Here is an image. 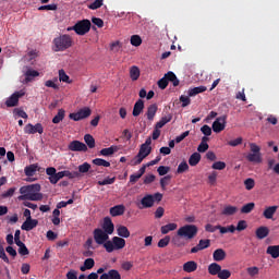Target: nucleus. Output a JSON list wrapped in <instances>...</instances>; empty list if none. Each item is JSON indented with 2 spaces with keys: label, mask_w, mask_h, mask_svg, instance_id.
Wrapping results in <instances>:
<instances>
[{
  "label": "nucleus",
  "mask_w": 279,
  "mask_h": 279,
  "mask_svg": "<svg viewBox=\"0 0 279 279\" xmlns=\"http://www.w3.org/2000/svg\"><path fill=\"white\" fill-rule=\"evenodd\" d=\"M227 120H228V116H221L214 121L211 128L214 132H216V134H219V132H223L226 130Z\"/></svg>",
  "instance_id": "9d476101"
},
{
  "label": "nucleus",
  "mask_w": 279,
  "mask_h": 279,
  "mask_svg": "<svg viewBox=\"0 0 279 279\" xmlns=\"http://www.w3.org/2000/svg\"><path fill=\"white\" fill-rule=\"evenodd\" d=\"M197 226L195 225H185L181 228H179L177 234L178 236H182L183 239H195V236H197Z\"/></svg>",
  "instance_id": "20e7f679"
},
{
  "label": "nucleus",
  "mask_w": 279,
  "mask_h": 279,
  "mask_svg": "<svg viewBox=\"0 0 279 279\" xmlns=\"http://www.w3.org/2000/svg\"><path fill=\"white\" fill-rule=\"evenodd\" d=\"M171 171V168L169 166H160L157 169V172L159 175H167V173H169Z\"/></svg>",
  "instance_id": "680f3d73"
},
{
  "label": "nucleus",
  "mask_w": 279,
  "mask_h": 279,
  "mask_svg": "<svg viewBox=\"0 0 279 279\" xmlns=\"http://www.w3.org/2000/svg\"><path fill=\"white\" fill-rule=\"evenodd\" d=\"M171 242V236L166 235L165 238L160 239L158 242V247H167V245H169V243Z\"/></svg>",
  "instance_id": "6e6d98bb"
},
{
  "label": "nucleus",
  "mask_w": 279,
  "mask_h": 279,
  "mask_svg": "<svg viewBox=\"0 0 279 279\" xmlns=\"http://www.w3.org/2000/svg\"><path fill=\"white\" fill-rule=\"evenodd\" d=\"M104 5V0H94L92 3L87 5L89 10H99Z\"/></svg>",
  "instance_id": "09e8293b"
},
{
  "label": "nucleus",
  "mask_w": 279,
  "mask_h": 279,
  "mask_svg": "<svg viewBox=\"0 0 279 279\" xmlns=\"http://www.w3.org/2000/svg\"><path fill=\"white\" fill-rule=\"evenodd\" d=\"M36 226H38V221L36 219L28 218L23 222V225L21 226V229L25 230V232H29L34 230Z\"/></svg>",
  "instance_id": "f3484780"
},
{
  "label": "nucleus",
  "mask_w": 279,
  "mask_h": 279,
  "mask_svg": "<svg viewBox=\"0 0 279 279\" xmlns=\"http://www.w3.org/2000/svg\"><path fill=\"white\" fill-rule=\"evenodd\" d=\"M145 110V101L138 99L133 107V117H140V114Z\"/></svg>",
  "instance_id": "412c9836"
},
{
  "label": "nucleus",
  "mask_w": 279,
  "mask_h": 279,
  "mask_svg": "<svg viewBox=\"0 0 279 279\" xmlns=\"http://www.w3.org/2000/svg\"><path fill=\"white\" fill-rule=\"evenodd\" d=\"M209 276H219V272L221 271V265L217 263H211L208 268Z\"/></svg>",
  "instance_id": "c85d7f7f"
},
{
  "label": "nucleus",
  "mask_w": 279,
  "mask_h": 279,
  "mask_svg": "<svg viewBox=\"0 0 279 279\" xmlns=\"http://www.w3.org/2000/svg\"><path fill=\"white\" fill-rule=\"evenodd\" d=\"M7 108H16L19 106V97L14 96L12 94L7 100H5Z\"/></svg>",
  "instance_id": "c9c22d12"
},
{
  "label": "nucleus",
  "mask_w": 279,
  "mask_h": 279,
  "mask_svg": "<svg viewBox=\"0 0 279 279\" xmlns=\"http://www.w3.org/2000/svg\"><path fill=\"white\" fill-rule=\"evenodd\" d=\"M246 271H247L248 276H251L252 278H254V276H258L259 269H258V267L253 266V267H248V268L246 269Z\"/></svg>",
  "instance_id": "774afa93"
},
{
  "label": "nucleus",
  "mask_w": 279,
  "mask_h": 279,
  "mask_svg": "<svg viewBox=\"0 0 279 279\" xmlns=\"http://www.w3.org/2000/svg\"><path fill=\"white\" fill-rule=\"evenodd\" d=\"M230 276H232V272L230 270L220 268V271L218 272L219 279H229Z\"/></svg>",
  "instance_id": "603ef678"
},
{
  "label": "nucleus",
  "mask_w": 279,
  "mask_h": 279,
  "mask_svg": "<svg viewBox=\"0 0 279 279\" xmlns=\"http://www.w3.org/2000/svg\"><path fill=\"white\" fill-rule=\"evenodd\" d=\"M131 45H133V47H141V45H143V39L138 35H132Z\"/></svg>",
  "instance_id": "49530a36"
},
{
  "label": "nucleus",
  "mask_w": 279,
  "mask_h": 279,
  "mask_svg": "<svg viewBox=\"0 0 279 279\" xmlns=\"http://www.w3.org/2000/svg\"><path fill=\"white\" fill-rule=\"evenodd\" d=\"M101 228V230L105 231L106 234H114V223L112 222V219L110 217L104 218Z\"/></svg>",
  "instance_id": "4468645a"
},
{
  "label": "nucleus",
  "mask_w": 279,
  "mask_h": 279,
  "mask_svg": "<svg viewBox=\"0 0 279 279\" xmlns=\"http://www.w3.org/2000/svg\"><path fill=\"white\" fill-rule=\"evenodd\" d=\"M163 77H166L168 83L171 82L173 86H180V80H178L175 73L169 71L163 75Z\"/></svg>",
  "instance_id": "cd10ccee"
},
{
  "label": "nucleus",
  "mask_w": 279,
  "mask_h": 279,
  "mask_svg": "<svg viewBox=\"0 0 279 279\" xmlns=\"http://www.w3.org/2000/svg\"><path fill=\"white\" fill-rule=\"evenodd\" d=\"M130 77L133 82H136V80H138V77H141V70L138 69V66H136V65L131 66Z\"/></svg>",
  "instance_id": "ea45409f"
},
{
  "label": "nucleus",
  "mask_w": 279,
  "mask_h": 279,
  "mask_svg": "<svg viewBox=\"0 0 279 279\" xmlns=\"http://www.w3.org/2000/svg\"><path fill=\"white\" fill-rule=\"evenodd\" d=\"M94 234V241L95 243H97V245H106V243H108V241H110V235H108V233H106L104 230H101L100 228H97L93 231Z\"/></svg>",
  "instance_id": "6e6552de"
},
{
  "label": "nucleus",
  "mask_w": 279,
  "mask_h": 279,
  "mask_svg": "<svg viewBox=\"0 0 279 279\" xmlns=\"http://www.w3.org/2000/svg\"><path fill=\"white\" fill-rule=\"evenodd\" d=\"M39 12H43L45 10L47 11H56L58 10V4L53 3V4H46V5H41L38 8Z\"/></svg>",
  "instance_id": "4d7b16f0"
},
{
  "label": "nucleus",
  "mask_w": 279,
  "mask_h": 279,
  "mask_svg": "<svg viewBox=\"0 0 279 279\" xmlns=\"http://www.w3.org/2000/svg\"><path fill=\"white\" fill-rule=\"evenodd\" d=\"M156 112H158V105L153 104L148 106L147 111H146V117L148 121H154V117H156Z\"/></svg>",
  "instance_id": "a878e982"
},
{
  "label": "nucleus",
  "mask_w": 279,
  "mask_h": 279,
  "mask_svg": "<svg viewBox=\"0 0 279 279\" xmlns=\"http://www.w3.org/2000/svg\"><path fill=\"white\" fill-rule=\"evenodd\" d=\"M147 169V166H143L137 173L131 174L130 175V182L131 184H135V182H138L143 175H145V171Z\"/></svg>",
  "instance_id": "4be33fe9"
},
{
  "label": "nucleus",
  "mask_w": 279,
  "mask_h": 279,
  "mask_svg": "<svg viewBox=\"0 0 279 279\" xmlns=\"http://www.w3.org/2000/svg\"><path fill=\"white\" fill-rule=\"evenodd\" d=\"M88 171H90V163L88 162H84L83 165L78 166V171H76L77 173H88Z\"/></svg>",
  "instance_id": "3c124183"
},
{
  "label": "nucleus",
  "mask_w": 279,
  "mask_h": 279,
  "mask_svg": "<svg viewBox=\"0 0 279 279\" xmlns=\"http://www.w3.org/2000/svg\"><path fill=\"white\" fill-rule=\"evenodd\" d=\"M277 211H278V206L277 205L268 206L263 211V217L265 219H274V215H276Z\"/></svg>",
  "instance_id": "aec40b11"
},
{
  "label": "nucleus",
  "mask_w": 279,
  "mask_h": 279,
  "mask_svg": "<svg viewBox=\"0 0 279 279\" xmlns=\"http://www.w3.org/2000/svg\"><path fill=\"white\" fill-rule=\"evenodd\" d=\"M109 279H121V274L117 269H111L108 271Z\"/></svg>",
  "instance_id": "69168bd1"
},
{
  "label": "nucleus",
  "mask_w": 279,
  "mask_h": 279,
  "mask_svg": "<svg viewBox=\"0 0 279 279\" xmlns=\"http://www.w3.org/2000/svg\"><path fill=\"white\" fill-rule=\"evenodd\" d=\"M111 217H121V215L125 214V206L124 205H116L110 208L109 210Z\"/></svg>",
  "instance_id": "6ab92c4d"
},
{
  "label": "nucleus",
  "mask_w": 279,
  "mask_h": 279,
  "mask_svg": "<svg viewBox=\"0 0 279 279\" xmlns=\"http://www.w3.org/2000/svg\"><path fill=\"white\" fill-rule=\"evenodd\" d=\"M157 84H158V86H159V88H160L161 90H165V88H167V86H169V82L167 81V77H166V76H163L162 78H160Z\"/></svg>",
  "instance_id": "338daca9"
},
{
  "label": "nucleus",
  "mask_w": 279,
  "mask_h": 279,
  "mask_svg": "<svg viewBox=\"0 0 279 279\" xmlns=\"http://www.w3.org/2000/svg\"><path fill=\"white\" fill-rule=\"evenodd\" d=\"M73 47V38L70 35H60L52 40V51H66Z\"/></svg>",
  "instance_id": "f03ea898"
},
{
  "label": "nucleus",
  "mask_w": 279,
  "mask_h": 279,
  "mask_svg": "<svg viewBox=\"0 0 279 279\" xmlns=\"http://www.w3.org/2000/svg\"><path fill=\"white\" fill-rule=\"evenodd\" d=\"M255 234L260 240L262 239H266V236H269V228H267V227H259V228H257Z\"/></svg>",
  "instance_id": "f704fd0d"
},
{
  "label": "nucleus",
  "mask_w": 279,
  "mask_h": 279,
  "mask_svg": "<svg viewBox=\"0 0 279 279\" xmlns=\"http://www.w3.org/2000/svg\"><path fill=\"white\" fill-rule=\"evenodd\" d=\"M20 193V202H43V193H40V184L38 183L22 186Z\"/></svg>",
  "instance_id": "f257e3e1"
},
{
  "label": "nucleus",
  "mask_w": 279,
  "mask_h": 279,
  "mask_svg": "<svg viewBox=\"0 0 279 279\" xmlns=\"http://www.w3.org/2000/svg\"><path fill=\"white\" fill-rule=\"evenodd\" d=\"M207 88L206 86H198L194 88H190L187 90L189 97H195V95H199V93H206Z\"/></svg>",
  "instance_id": "e433bc0d"
},
{
  "label": "nucleus",
  "mask_w": 279,
  "mask_h": 279,
  "mask_svg": "<svg viewBox=\"0 0 279 279\" xmlns=\"http://www.w3.org/2000/svg\"><path fill=\"white\" fill-rule=\"evenodd\" d=\"M13 114H15L16 117H21V119H27V112H25V110L21 109V108H15L13 110Z\"/></svg>",
  "instance_id": "bf43d9fd"
},
{
  "label": "nucleus",
  "mask_w": 279,
  "mask_h": 279,
  "mask_svg": "<svg viewBox=\"0 0 279 279\" xmlns=\"http://www.w3.org/2000/svg\"><path fill=\"white\" fill-rule=\"evenodd\" d=\"M65 111L64 109H59L58 113L53 117L52 123L58 124L60 121H63Z\"/></svg>",
  "instance_id": "c03bdc74"
},
{
  "label": "nucleus",
  "mask_w": 279,
  "mask_h": 279,
  "mask_svg": "<svg viewBox=\"0 0 279 279\" xmlns=\"http://www.w3.org/2000/svg\"><path fill=\"white\" fill-rule=\"evenodd\" d=\"M248 146H250L251 153L246 156V160H248V162H256V163L263 162L260 146H258L256 143H250Z\"/></svg>",
  "instance_id": "423d86ee"
},
{
  "label": "nucleus",
  "mask_w": 279,
  "mask_h": 279,
  "mask_svg": "<svg viewBox=\"0 0 279 279\" xmlns=\"http://www.w3.org/2000/svg\"><path fill=\"white\" fill-rule=\"evenodd\" d=\"M90 20H82L73 26V29L77 36H86L90 32Z\"/></svg>",
  "instance_id": "0eeeda50"
},
{
  "label": "nucleus",
  "mask_w": 279,
  "mask_h": 279,
  "mask_svg": "<svg viewBox=\"0 0 279 279\" xmlns=\"http://www.w3.org/2000/svg\"><path fill=\"white\" fill-rule=\"evenodd\" d=\"M36 171H38V163H32L24 168V173L27 178H33V175L36 174Z\"/></svg>",
  "instance_id": "bb28decb"
},
{
  "label": "nucleus",
  "mask_w": 279,
  "mask_h": 279,
  "mask_svg": "<svg viewBox=\"0 0 279 279\" xmlns=\"http://www.w3.org/2000/svg\"><path fill=\"white\" fill-rule=\"evenodd\" d=\"M171 119H173V116H172L171 113H169L168 116L162 117V118L160 119V121H158V122L155 124V126L159 128V130H160V129L165 128V125H166L167 123H171Z\"/></svg>",
  "instance_id": "473e14b6"
},
{
  "label": "nucleus",
  "mask_w": 279,
  "mask_h": 279,
  "mask_svg": "<svg viewBox=\"0 0 279 279\" xmlns=\"http://www.w3.org/2000/svg\"><path fill=\"white\" fill-rule=\"evenodd\" d=\"M202 160V155L199 153H193L189 158L190 167H197Z\"/></svg>",
  "instance_id": "c756f323"
},
{
  "label": "nucleus",
  "mask_w": 279,
  "mask_h": 279,
  "mask_svg": "<svg viewBox=\"0 0 279 279\" xmlns=\"http://www.w3.org/2000/svg\"><path fill=\"white\" fill-rule=\"evenodd\" d=\"M93 165H96V167H110V162L101 158L94 159Z\"/></svg>",
  "instance_id": "8fccbe9b"
},
{
  "label": "nucleus",
  "mask_w": 279,
  "mask_h": 279,
  "mask_svg": "<svg viewBox=\"0 0 279 279\" xmlns=\"http://www.w3.org/2000/svg\"><path fill=\"white\" fill-rule=\"evenodd\" d=\"M191 96H184V95H181L179 100L181 101V107L182 108H186V106H191Z\"/></svg>",
  "instance_id": "5fc2aeb1"
},
{
  "label": "nucleus",
  "mask_w": 279,
  "mask_h": 279,
  "mask_svg": "<svg viewBox=\"0 0 279 279\" xmlns=\"http://www.w3.org/2000/svg\"><path fill=\"white\" fill-rule=\"evenodd\" d=\"M266 253L271 255V258H279V245L268 246Z\"/></svg>",
  "instance_id": "4c0bfd02"
},
{
  "label": "nucleus",
  "mask_w": 279,
  "mask_h": 279,
  "mask_svg": "<svg viewBox=\"0 0 279 279\" xmlns=\"http://www.w3.org/2000/svg\"><path fill=\"white\" fill-rule=\"evenodd\" d=\"M123 247H125V239L120 236H113L111 240L105 243V250L108 252V254L123 250Z\"/></svg>",
  "instance_id": "7ed1b4c3"
},
{
  "label": "nucleus",
  "mask_w": 279,
  "mask_h": 279,
  "mask_svg": "<svg viewBox=\"0 0 279 279\" xmlns=\"http://www.w3.org/2000/svg\"><path fill=\"white\" fill-rule=\"evenodd\" d=\"M45 132V128H43L41 123H36L35 125L28 123L24 128V134H43Z\"/></svg>",
  "instance_id": "9b49d317"
},
{
  "label": "nucleus",
  "mask_w": 279,
  "mask_h": 279,
  "mask_svg": "<svg viewBox=\"0 0 279 279\" xmlns=\"http://www.w3.org/2000/svg\"><path fill=\"white\" fill-rule=\"evenodd\" d=\"M173 230H178V223H168L161 227V234H169L170 232H173Z\"/></svg>",
  "instance_id": "72a5a7b5"
},
{
  "label": "nucleus",
  "mask_w": 279,
  "mask_h": 279,
  "mask_svg": "<svg viewBox=\"0 0 279 279\" xmlns=\"http://www.w3.org/2000/svg\"><path fill=\"white\" fill-rule=\"evenodd\" d=\"M68 149L69 151H88V146L83 142L75 140L68 145Z\"/></svg>",
  "instance_id": "f8f14e48"
},
{
  "label": "nucleus",
  "mask_w": 279,
  "mask_h": 279,
  "mask_svg": "<svg viewBox=\"0 0 279 279\" xmlns=\"http://www.w3.org/2000/svg\"><path fill=\"white\" fill-rule=\"evenodd\" d=\"M154 206V195L147 194L145 195L140 203H137V208L143 210V208H151Z\"/></svg>",
  "instance_id": "ddd939ff"
},
{
  "label": "nucleus",
  "mask_w": 279,
  "mask_h": 279,
  "mask_svg": "<svg viewBox=\"0 0 279 279\" xmlns=\"http://www.w3.org/2000/svg\"><path fill=\"white\" fill-rule=\"evenodd\" d=\"M59 82H64L65 84H71V78L68 76L64 70H59Z\"/></svg>",
  "instance_id": "de8ad7c7"
},
{
  "label": "nucleus",
  "mask_w": 279,
  "mask_h": 279,
  "mask_svg": "<svg viewBox=\"0 0 279 279\" xmlns=\"http://www.w3.org/2000/svg\"><path fill=\"white\" fill-rule=\"evenodd\" d=\"M47 175H49L50 184H58L60 180L58 179L57 170L54 167H49L46 169Z\"/></svg>",
  "instance_id": "a211bd4d"
},
{
  "label": "nucleus",
  "mask_w": 279,
  "mask_h": 279,
  "mask_svg": "<svg viewBox=\"0 0 279 279\" xmlns=\"http://www.w3.org/2000/svg\"><path fill=\"white\" fill-rule=\"evenodd\" d=\"M210 247V240H199L198 244L191 248V254H197V252H202V250H208Z\"/></svg>",
  "instance_id": "dca6fc26"
},
{
  "label": "nucleus",
  "mask_w": 279,
  "mask_h": 279,
  "mask_svg": "<svg viewBox=\"0 0 279 279\" xmlns=\"http://www.w3.org/2000/svg\"><path fill=\"white\" fill-rule=\"evenodd\" d=\"M255 207H256V204L254 203L245 204L244 206H242L241 213L242 215H250V213H252V210H254Z\"/></svg>",
  "instance_id": "a19ab883"
},
{
  "label": "nucleus",
  "mask_w": 279,
  "mask_h": 279,
  "mask_svg": "<svg viewBox=\"0 0 279 279\" xmlns=\"http://www.w3.org/2000/svg\"><path fill=\"white\" fill-rule=\"evenodd\" d=\"M84 141H85L87 147H89V149H94V147H95V137H93V135L85 134Z\"/></svg>",
  "instance_id": "37998d69"
},
{
  "label": "nucleus",
  "mask_w": 279,
  "mask_h": 279,
  "mask_svg": "<svg viewBox=\"0 0 279 279\" xmlns=\"http://www.w3.org/2000/svg\"><path fill=\"white\" fill-rule=\"evenodd\" d=\"M92 110L88 107L80 109L75 113H70L69 118L72 119V121H82V119H88L92 114Z\"/></svg>",
  "instance_id": "1a4fd4ad"
},
{
  "label": "nucleus",
  "mask_w": 279,
  "mask_h": 279,
  "mask_svg": "<svg viewBox=\"0 0 279 279\" xmlns=\"http://www.w3.org/2000/svg\"><path fill=\"white\" fill-rule=\"evenodd\" d=\"M151 154V146L141 145L138 154L129 162L130 167H136V165H141L147 156Z\"/></svg>",
  "instance_id": "39448f33"
},
{
  "label": "nucleus",
  "mask_w": 279,
  "mask_h": 279,
  "mask_svg": "<svg viewBox=\"0 0 279 279\" xmlns=\"http://www.w3.org/2000/svg\"><path fill=\"white\" fill-rule=\"evenodd\" d=\"M213 259L216 263H221V260H226V251H223V248H217L213 253Z\"/></svg>",
  "instance_id": "5701e85b"
},
{
  "label": "nucleus",
  "mask_w": 279,
  "mask_h": 279,
  "mask_svg": "<svg viewBox=\"0 0 279 279\" xmlns=\"http://www.w3.org/2000/svg\"><path fill=\"white\" fill-rule=\"evenodd\" d=\"M185 171H189V163L186 161H182L177 169V173H185Z\"/></svg>",
  "instance_id": "13d9d810"
},
{
  "label": "nucleus",
  "mask_w": 279,
  "mask_h": 279,
  "mask_svg": "<svg viewBox=\"0 0 279 279\" xmlns=\"http://www.w3.org/2000/svg\"><path fill=\"white\" fill-rule=\"evenodd\" d=\"M117 233L120 239H130V229L123 225L117 227Z\"/></svg>",
  "instance_id": "b1692460"
},
{
  "label": "nucleus",
  "mask_w": 279,
  "mask_h": 279,
  "mask_svg": "<svg viewBox=\"0 0 279 279\" xmlns=\"http://www.w3.org/2000/svg\"><path fill=\"white\" fill-rule=\"evenodd\" d=\"M218 230H220V234H228V232L234 233L236 232V227H234V225H231L229 227L218 226Z\"/></svg>",
  "instance_id": "79ce46f5"
},
{
  "label": "nucleus",
  "mask_w": 279,
  "mask_h": 279,
  "mask_svg": "<svg viewBox=\"0 0 279 279\" xmlns=\"http://www.w3.org/2000/svg\"><path fill=\"white\" fill-rule=\"evenodd\" d=\"M211 169H215L216 171H223V169H226V162L216 161L213 163Z\"/></svg>",
  "instance_id": "052dcab7"
},
{
  "label": "nucleus",
  "mask_w": 279,
  "mask_h": 279,
  "mask_svg": "<svg viewBox=\"0 0 279 279\" xmlns=\"http://www.w3.org/2000/svg\"><path fill=\"white\" fill-rule=\"evenodd\" d=\"M56 82H58V78H53V81L48 80L45 82V86L47 88H53V90H60V86Z\"/></svg>",
  "instance_id": "a18cd8bd"
},
{
  "label": "nucleus",
  "mask_w": 279,
  "mask_h": 279,
  "mask_svg": "<svg viewBox=\"0 0 279 279\" xmlns=\"http://www.w3.org/2000/svg\"><path fill=\"white\" fill-rule=\"evenodd\" d=\"M244 186H245L246 191H252V189H254V186H256V182L254 181V179L248 178L244 181Z\"/></svg>",
  "instance_id": "864d4df0"
},
{
  "label": "nucleus",
  "mask_w": 279,
  "mask_h": 279,
  "mask_svg": "<svg viewBox=\"0 0 279 279\" xmlns=\"http://www.w3.org/2000/svg\"><path fill=\"white\" fill-rule=\"evenodd\" d=\"M64 178H69V180H74V178H80V172H71L69 170H64Z\"/></svg>",
  "instance_id": "e2e57ef3"
},
{
  "label": "nucleus",
  "mask_w": 279,
  "mask_h": 279,
  "mask_svg": "<svg viewBox=\"0 0 279 279\" xmlns=\"http://www.w3.org/2000/svg\"><path fill=\"white\" fill-rule=\"evenodd\" d=\"M116 151H119V146L112 145L108 148H102L100 150V156H112V154H116Z\"/></svg>",
  "instance_id": "2f4dec72"
},
{
  "label": "nucleus",
  "mask_w": 279,
  "mask_h": 279,
  "mask_svg": "<svg viewBox=\"0 0 279 279\" xmlns=\"http://www.w3.org/2000/svg\"><path fill=\"white\" fill-rule=\"evenodd\" d=\"M238 210L239 208H236V206L228 205L223 208L221 215H225V217H232V215H236Z\"/></svg>",
  "instance_id": "7c9ffc66"
},
{
  "label": "nucleus",
  "mask_w": 279,
  "mask_h": 279,
  "mask_svg": "<svg viewBox=\"0 0 279 279\" xmlns=\"http://www.w3.org/2000/svg\"><path fill=\"white\" fill-rule=\"evenodd\" d=\"M40 75V72L32 69V68H26V71L24 73V81L23 84H29V82H34L35 77H38Z\"/></svg>",
  "instance_id": "2eb2a0df"
},
{
  "label": "nucleus",
  "mask_w": 279,
  "mask_h": 279,
  "mask_svg": "<svg viewBox=\"0 0 279 279\" xmlns=\"http://www.w3.org/2000/svg\"><path fill=\"white\" fill-rule=\"evenodd\" d=\"M183 271L186 274H193V271H197V264L195 260H190L183 264Z\"/></svg>",
  "instance_id": "393cba45"
},
{
  "label": "nucleus",
  "mask_w": 279,
  "mask_h": 279,
  "mask_svg": "<svg viewBox=\"0 0 279 279\" xmlns=\"http://www.w3.org/2000/svg\"><path fill=\"white\" fill-rule=\"evenodd\" d=\"M95 267V259L87 258L84 260L83 266L80 267L81 271H87L88 269H93Z\"/></svg>",
  "instance_id": "58836bf2"
},
{
  "label": "nucleus",
  "mask_w": 279,
  "mask_h": 279,
  "mask_svg": "<svg viewBox=\"0 0 279 279\" xmlns=\"http://www.w3.org/2000/svg\"><path fill=\"white\" fill-rule=\"evenodd\" d=\"M201 132L205 135V136H210L213 134V129L208 125L205 124L201 128Z\"/></svg>",
  "instance_id": "0e129e2a"
}]
</instances>
